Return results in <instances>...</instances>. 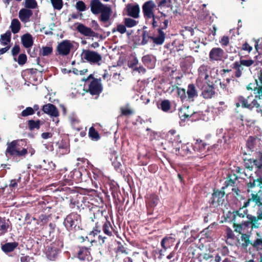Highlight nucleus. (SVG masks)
Instances as JSON below:
<instances>
[{
  "label": "nucleus",
  "mask_w": 262,
  "mask_h": 262,
  "mask_svg": "<svg viewBox=\"0 0 262 262\" xmlns=\"http://www.w3.org/2000/svg\"><path fill=\"white\" fill-rule=\"evenodd\" d=\"M90 6L93 14H100L99 20L100 21L104 23L108 21L112 13L110 5L102 4L100 0H91Z\"/></svg>",
  "instance_id": "1"
},
{
  "label": "nucleus",
  "mask_w": 262,
  "mask_h": 262,
  "mask_svg": "<svg viewBox=\"0 0 262 262\" xmlns=\"http://www.w3.org/2000/svg\"><path fill=\"white\" fill-rule=\"evenodd\" d=\"M22 140H13L7 143V149L5 155L7 157H25L28 154L27 149L23 146Z\"/></svg>",
  "instance_id": "2"
},
{
  "label": "nucleus",
  "mask_w": 262,
  "mask_h": 262,
  "mask_svg": "<svg viewBox=\"0 0 262 262\" xmlns=\"http://www.w3.org/2000/svg\"><path fill=\"white\" fill-rule=\"evenodd\" d=\"M214 71V69L210 67L203 64L198 69L199 76L196 79V84L200 88H203L205 83L211 82L212 78V72Z\"/></svg>",
  "instance_id": "3"
},
{
  "label": "nucleus",
  "mask_w": 262,
  "mask_h": 262,
  "mask_svg": "<svg viewBox=\"0 0 262 262\" xmlns=\"http://www.w3.org/2000/svg\"><path fill=\"white\" fill-rule=\"evenodd\" d=\"M57 190L60 192H64L65 194L67 193L70 194V207L71 208H74L76 206L79 209L80 206H81V204L84 200V197L81 194H78L76 192H73L71 190L70 188L67 186L59 187Z\"/></svg>",
  "instance_id": "4"
},
{
  "label": "nucleus",
  "mask_w": 262,
  "mask_h": 262,
  "mask_svg": "<svg viewBox=\"0 0 262 262\" xmlns=\"http://www.w3.org/2000/svg\"><path fill=\"white\" fill-rule=\"evenodd\" d=\"M255 206H258L259 209L257 211V217L258 219H262V190H260L256 193H252L247 201L244 202V207H248L249 205Z\"/></svg>",
  "instance_id": "5"
},
{
  "label": "nucleus",
  "mask_w": 262,
  "mask_h": 262,
  "mask_svg": "<svg viewBox=\"0 0 262 262\" xmlns=\"http://www.w3.org/2000/svg\"><path fill=\"white\" fill-rule=\"evenodd\" d=\"M63 224L68 230H79L81 227V216L77 213H71L67 216Z\"/></svg>",
  "instance_id": "6"
},
{
  "label": "nucleus",
  "mask_w": 262,
  "mask_h": 262,
  "mask_svg": "<svg viewBox=\"0 0 262 262\" xmlns=\"http://www.w3.org/2000/svg\"><path fill=\"white\" fill-rule=\"evenodd\" d=\"M82 59L91 64L100 66L102 60L101 55L98 52L90 50H83L81 54Z\"/></svg>",
  "instance_id": "7"
},
{
  "label": "nucleus",
  "mask_w": 262,
  "mask_h": 262,
  "mask_svg": "<svg viewBox=\"0 0 262 262\" xmlns=\"http://www.w3.org/2000/svg\"><path fill=\"white\" fill-rule=\"evenodd\" d=\"M255 166L257 176L261 173L262 171V153H258L256 159H250L245 160V166L246 169L252 171L253 166Z\"/></svg>",
  "instance_id": "8"
},
{
  "label": "nucleus",
  "mask_w": 262,
  "mask_h": 262,
  "mask_svg": "<svg viewBox=\"0 0 262 262\" xmlns=\"http://www.w3.org/2000/svg\"><path fill=\"white\" fill-rule=\"evenodd\" d=\"M62 244L59 241H56L48 246L46 250V255L48 259L51 260H54L57 257L60 248L62 247Z\"/></svg>",
  "instance_id": "9"
},
{
  "label": "nucleus",
  "mask_w": 262,
  "mask_h": 262,
  "mask_svg": "<svg viewBox=\"0 0 262 262\" xmlns=\"http://www.w3.org/2000/svg\"><path fill=\"white\" fill-rule=\"evenodd\" d=\"M247 207H244V205L242 208L239 209V210L233 211L231 213L230 215L232 218V221L234 222V227H238L241 224L243 223L245 221H241V219L246 216L248 213V210L246 208Z\"/></svg>",
  "instance_id": "10"
},
{
  "label": "nucleus",
  "mask_w": 262,
  "mask_h": 262,
  "mask_svg": "<svg viewBox=\"0 0 262 262\" xmlns=\"http://www.w3.org/2000/svg\"><path fill=\"white\" fill-rule=\"evenodd\" d=\"M156 5L153 1L150 0L145 2L142 6L143 15L146 21H149L155 15L154 10Z\"/></svg>",
  "instance_id": "11"
},
{
  "label": "nucleus",
  "mask_w": 262,
  "mask_h": 262,
  "mask_svg": "<svg viewBox=\"0 0 262 262\" xmlns=\"http://www.w3.org/2000/svg\"><path fill=\"white\" fill-rule=\"evenodd\" d=\"M249 221H245L243 223L241 224L237 227L235 228V231L236 232H239L241 233L242 230H246L250 226L252 228L253 226H254L255 228H257L258 220L256 217L252 215L248 214L246 215V216Z\"/></svg>",
  "instance_id": "12"
},
{
  "label": "nucleus",
  "mask_w": 262,
  "mask_h": 262,
  "mask_svg": "<svg viewBox=\"0 0 262 262\" xmlns=\"http://www.w3.org/2000/svg\"><path fill=\"white\" fill-rule=\"evenodd\" d=\"M56 155L60 157L68 154L70 151V144L66 140H61L56 143Z\"/></svg>",
  "instance_id": "13"
},
{
  "label": "nucleus",
  "mask_w": 262,
  "mask_h": 262,
  "mask_svg": "<svg viewBox=\"0 0 262 262\" xmlns=\"http://www.w3.org/2000/svg\"><path fill=\"white\" fill-rule=\"evenodd\" d=\"M247 89L253 92L255 96L253 100H262V84L257 80H255V83H249L247 86Z\"/></svg>",
  "instance_id": "14"
},
{
  "label": "nucleus",
  "mask_w": 262,
  "mask_h": 262,
  "mask_svg": "<svg viewBox=\"0 0 262 262\" xmlns=\"http://www.w3.org/2000/svg\"><path fill=\"white\" fill-rule=\"evenodd\" d=\"M73 45L69 40H64L61 41L57 46L58 54L62 56H66L70 53Z\"/></svg>",
  "instance_id": "15"
},
{
  "label": "nucleus",
  "mask_w": 262,
  "mask_h": 262,
  "mask_svg": "<svg viewBox=\"0 0 262 262\" xmlns=\"http://www.w3.org/2000/svg\"><path fill=\"white\" fill-rule=\"evenodd\" d=\"M89 91L92 95H99L102 91L101 80L93 79L89 85Z\"/></svg>",
  "instance_id": "16"
},
{
  "label": "nucleus",
  "mask_w": 262,
  "mask_h": 262,
  "mask_svg": "<svg viewBox=\"0 0 262 262\" xmlns=\"http://www.w3.org/2000/svg\"><path fill=\"white\" fill-rule=\"evenodd\" d=\"M76 25H77V31L81 34L86 37H93L96 36V33L94 32L91 28L80 23H77Z\"/></svg>",
  "instance_id": "17"
},
{
  "label": "nucleus",
  "mask_w": 262,
  "mask_h": 262,
  "mask_svg": "<svg viewBox=\"0 0 262 262\" xmlns=\"http://www.w3.org/2000/svg\"><path fill=\"white\" fill-rule=\"evenodd\" d=\"M43 112L52 117H57L59 116V113L56 107L52 104L48 103L42 106Z\"/></svg>",
  "instance_id": "18"
},
{
  "label": "nucleus",
  "mask_w": 262,
  "mask_h": 262,
  "mask_svg": "<svg viewBox=\"0 0 262 262\" xmlns=\"http://www.w3.org/2000/svg\"><path fill=\"white\" fill-rule=\"evenodd\" d=\"M212 81L205 83V86L202 89V95L205 99H209L214 95L215 92L212 85Z\"/></svg>",
  "instance_id": "19"
},
{
  "label": "nucleus",
  "mask_w": 262,
  "mask_h": 262,
  "mask_svg": "<svg viewBox=\"0 0 262 262\" xmlns=\"http://www.w3.org/2000/svg\"><path fill=\"white\" fill-rule=\"evenodd\" d=\"M78 258L82 261H90L92 260L90 249L86 247H81L78 252Z\"/></svg>",
  "instance_id": "20"
},
{
  "label": "nucleus",
  "mask_w": 262,
  "mask_h": 262,
  "mask_svg": "<svg viewBox=\"0 0 262 262\" xmlns=\"http://www.w3.org/2000/svg\"><path fill=\"white\" fill-rule=\"evenodd\" d=\"M224 54L223 50L220 48H214L211 50L209 53V58L211 61L220 60L222 58Z\"/></svg>",
  "instance_id": "21"
},
{
  "label": "nucleus",
  "mask_w": 262,
  "mask_h": 262,
  "mask_svg": "<svg viewBox=\"0 0 262 262\" xmlns=\"http://www.w3.org/2000/svg\"><path fill=\"white\" fill-rule=\"evenodd\" d=\"M32 15V11L26 8L20 9L18 13L19 18L24 23L29 21L30 18Z\"/></svg>",
  "instance_id": "22"
},
{
  "label": "nucleus",
  "mask_w": 262,
  "mask_h": 262,
  "mask_svg": "<svg viewBox=\"0 0 262 262\" xmlns=\"http://www.w3.org/2000/svg\"><path fill=\"white\" fill-rule=\"evenodd\" d=\"M156 58L152 55L147 54L142 58L143 64L149 69L154 68L156 63Z\"/></svg>",
  "instance_id": "23"
},
{
  "label": "nucleus",
  "mask_w": 262,
  "mask_h": 262,
  "mask_svg": "<svg viewBox=\"0 0 262 262\" xmlns=\"http://www.w3.org/2000/svg\"><path fill=\"white\" fill-rule=\"evenodd\" d=\"M10 222L5 218L0 217V236L8 232L10 228Z\"/></svg>",
  "instance_id": "24"
},
{
  "label": "nucleus",
  "mask_w": 262,
  "mask_h": 262,
  "mask_svg": "<svg viewBox=\"0 0 262 262\" xmlns=\"http://www.w3.org/2000/svg\"><path fill=\"white\" fill-rule=\"evenodd\" d=\"M163 19V16L162 15L160 16L155 15L154 17L149 19V21H147L152 25L153 28H158V29H160Z\"/></svg>",
  "instance_id": "25"
},
{
  "label": "nucleus",
  "mask_w": 262,
  "mask_h": 262,
  "mask_svg": "<svg viewBox=\"0 0 262 262\" xmlns=\"http://www.w3.org/2000/svg\"><path fill=\"white\" fill-rule=\"evenodd\" d=\"M224 192L222 191H217L214 192L212 195V203L213 204L216 203L217 205L222 203L224 200Z\"/></svg>",
  "instance_id": "26"
},
{
  "label": "nucleus",
  "mask_w": 262,
  "mask_h": 262,
  "mask_svg": "<svg viewBox=\"0 0 262 262\" xmlns=\"http://www.w3.org/2000/svg\"><path fill=\"white\" fill-rule=\"evenodd\" d=\"M158 35L157 36H152L151 39L153 42L157 45H161L163 43L165 38V34L161 30L157 29Z\"/></svg>",
  "instance_id": "27"
},
{
  "label": "nucleus",
  "mask_w": 262,
  "mask_h": 262,
  "mask_svg": "<svg viewBox=\"0 0 262 262\" xmlns=\"http://www.w3.org/2000/svg\"><path fill=\"white\" fill-rule=\"evenodd\" d=\"M140 8L138 5H135L129 6L127 7V14L128 15L137 18L139 16Z\"/></svg>",
  "instance_id": "28"
},
{
  "label": "nucleus",
  "mask_w": 262,
  "mask_h": 262,
  "mask_svg": "<svg viewBox=\"0 0 262 262\" xmlns=\"http://www.w3.org/2000/svg\"><path fill=\"white\" fill-rule=\"evenodd\" d=\"M21 42L26 48H29L32 46L33 40L32 35L29 33L23 35L21 37Z\"/></svg>",
  "instance_id": "29"
},
{
  "label": "nucleus",
  "mask_w": 262,
  "mask_h": 262,
  "mask_svg": "<svg viewBox=\"0 0 262 262\" xmlns=\"http://www.w3.org/2000/svg\"><path fill=\"white\" fill-rule=\"evenodd\" d=\"M206 146H207V144L203 142L202 140L197 139L193 144V150L194 151L202 152L205 150Z\"/></svg>",
  "instance_id": "30"
},
{
  "label": "nucleus",
  "mask_w": 262,
  "mask_h": 262,
  "mask_svg": "<svg viewBox=\"0 0 262 262\" xmlns=\"http://www.w3.org/2000/svg\"><path fill=\"white\" fill-rule=\"evenodd\" d=\"M110 160L115 168L117 169L121 166L120 159L117 155V152L115 150L111 151L110 156Z\"/></svg>",
  "instance_id": "31"
},
{
  "label": "nucleus",
  "mask_w": 262,
  "mask_h": 262,
  "mask_svg": "<svg viewBox=\"0 0 262 262\" xmlns=\"http://www.w3.org/2000/svg\"><path fill=\"white\" fill-rule=\"evenodd\" d=\"M252 97V96H248L247 99H246L243 96H239L238 97V102L237 103V106L241 105L243 107H245L251 110L252 101L251 103H248V100Z\"/></svg>",
  "instance_id": "32"
},
{
  "label": "nucleus",
  "mask_w": 262,
  "mask_h": 262,
  "mask_svg": "<svg viewBox=\"0 0 262 262\" xmlns=\"http://www.w3.org/2000/svg\"><path fill=\"white\" fill-rule=\"evenodd\" d=\"M18 246L16 242L7 243L2 246V250L5 253L11 252Z\"/></svg>",
  "instance_id": "33"
},
{
  "label": "nucleus",
  "mask_w": 262,
  "mask_h": 262,
  "mask_svg": "<svg viewBox=\"0 0 262 262\" xmlns=\"http://www.w3.org/2000/svg\"><path fill=\"white\" fill-rule=\"evenodd\" d=\"M236 171L239 174V178L243 179L251 178L252 175L251 170L244 169L238 167L236 168Z\"/></svg>",
  "instance_id": "34"
},
{
  "label": "nucleus",
  "mask_w": 262,
  "mask_h": 262,
  "mask_svg": "<svg viewBox=\"0 0 262 262\" xmlns=\"http://www.w3.org/2000/svg\"><path fill=\"white\" fill-rule=\"evenodd\" d=\"M222 139H219L218 141H217V144H214L213 145V147L214 148H217L218 147V146H219V144H220V146L221 147H222V143L223 142H223H224V144H228L229 143V140L230 139H231V135H230V133L228 132V131H226L225 132H224L223 135L222 136Z\"/></svg>",
  "instance_id": "35"
},
{
  "label": "nucleus",
  "mask_w": 262,
  "mask_h": 262,
  "mask_svg": "<svg viewBox=\"0 0 262 262\" xmlns=\"http://www.w3.org/2000/svg\"><path fill=\"white\" fill-rule=\"evenodd\" d=\"M187 94L188 96V98L190 101H193L194 98L198 96L195 87L193 84H190L188 85L187 90Z\"/></svg>",
  "instance_id": "36"
},
{
  "label": "nucleus",
  "mask_w": 262,
  "mask_h": 262,
  "mask_svg": "<svg viewBox=\"0 0 262 262\" xmlns=\"http://www.w3.org/2000/svg\"><path fill=\"white\" fill-rule=\"evenodd\" d=\"M174 241V239L172 237H165L161 242V246L165 251L168 248L173 245Z\"/></svg>",
  "instance_id": "37"
},
{
  "label": "nucleus",
  "mask_w": 262,
  "mask_h": 262,
  "mask_svg": "<svg viewBox=\"0 0 262 262\" xmlns=\"http://www.w3.org/2000/svg\"><path fill=\"white\" fill-rule=\"evenodd\" d=\"M21 25L17 18L13 19L11 21L10 28L13 33H17L20 29Z\"/></svg>",
  "instance_id": "38"
},
{
  "label": "nucleus",
  "mask_w": 262,
  "mask_h": 262,
  "mask_svg": "<svg viewBox=\"0 0 262 262\" xmlns=\"http://www.w3.org/2000/svg\"><path fill=\"white\" fill-rule=\"evenodd\" d=\"M191 148H193V144L189 143L184 144L182 145L181 151L180 150L178 151V153H177V154H179L183 156L187 155L191 153Z\"/></svg>",
  "instance_id": "39"
},
{
  "label": "nucleus",
  "mask_w": 262,
  "mask_h": 262,
  "mask_svg": "<svg viewBox=\"0 0 262 262\" xmlns=\"http://www.w3.org/2000/svg\"><path fill=\"white\" fill-rule=\"evenodd\" d=\"M188 107H184L183 108H182L180 110L179 112V116L180 118H182V117H184L185 118H194V116L196 115L200 114V113H189L188 112H186V111L187 110Z\"/></svg>",
  "instance_id": "40"
},
{
  "label": "nucleus",
  "mask_w": 262,
  "mask_h": 262,
  "mask_svg": "<svg viewBox=\"0 0 262 262\" xmlns=\"http://www.w3.org/2000/svg\"><path fill=\"white\" fill-rule=\"evenodd\" d=\"M257 141H259V140L257 137L252 136L249 137L247 141V148L250 150L253 151L255 147V144Z\"/></svg>",
  "instance_id": "41"
},
{
  "label": "nucleus",
  "mask_w": 262,
  "mask_h": 262,
  "mask_svg": "<svg viewBox=\"0 0 262 262\" xmlns=\"http://www.w3.org/2000/svg\"><path fill=\"white\" fill-rule=\"evenodd\" d=\"M158 108L161 109L164 112H169L171 108L170 101L168 100H164L162 101L158 105Z\"/></svg>",
  "instance_id": "42"
},
{
  "label": "nucleus",
  "mask_w": 262,
  "mask_h": 262,
  "mask_svg": "<svg viewBox=\"0 0 262 262\" xmlns=\"http://www.w3.org/2000/svg\"><path fill=\"white\" fill-rule=\"evenodd\" d=\"M41 124V121L39 120L37 121L29 120L28 121V128L30 130H33L35 129H38L40 128Z\"/></svg>",
  "instance_id": "43"
},
{
  "label": "nucleus",
  "mask_w": 262,
  "mask_h": 262,
  "mask_svg": "<svg viewBox=\"0 0 262 262\" xmlns=\"http://www.w3.org/2000/svg\"><path fill=\"white\" fill-rule=\"evenodd\" d=\"M11 33L7 31L5 34H2L1 37V42L3 45H7L11 41Z\"/></svg>",
  "instance_id": "44"
},
{
  "label": "nucleus",
  "mask_w": 262,
  "mask_h": 262,
  "mask_svg": "<svg viewBox=\"0 0 262 262\" xmlns=\"http://www.w3.org/2000/svg\"><path fill=\"white\" fill-rule=\"evenodd\" d=\"M169 142L171 143L172 146L176 149V151H179L180 146L179 144L181 143L179 135L177 136L174 138H170Z\"/></svg>",
  "instance_id": "45"
},
{
  "label": "nucleus",
  "mask_w": 262,
  "mask_h": 262,
  "mask_svg": "<svg viewBox=\"0 0 262 262\" xmlns=\"http://www.w3.org/2000/svg\"><path fill=\"white\" fill-rule=\"evenodd\" d=\"M244 231L245 230H242V232ZM241 234L242 236L239 240V243L243 247H246L249 244V235L247 234L243 233L242 232H241Z\"/></svg>",
  "instance_id": "46"
},
{
  "label": "nucleus",
  "mask_w": 262,
  "mask_h": 262,
  "mask_svg": "<svg viewBox=\"0 0 262 262\" xmlns=\"http://www.w3.org/2000/svg\"><path fill=\"white\" fill-rule=\"evenodd\" d=\"M103 232L108 235L111 236L112 235V227L110 222L108 221H106L103 225Z\"/></svg>",
  "instance_id": "47"
},
{
  "label": "nucleus",
  "mask_w": 262,
  "mask_h": 262,
  "mask_svg": "<svg viewBox=\"0 0 262 262\" xmlns=\"http://www.w3.org/2000/svg\"><path fill=\"white\" fill-rule=\"evenodd\" d=\"M34 114V110L31 107H27L23 110L21 113L18 115V117L21 118V117H26Z\"/></svg>",
  "instance_id": "48"
},
{
  "label": "nucleus",
  "mask_w": 262,
  "mask_h": 262,
  "mask_svg": "<svg viewBox=\"0 0 262 262\" xmlns=\"http://www.w3.org/2000/svg\"><path fill=\"white\" fill-rule=\"evenodd\" d=\"M239 178V175L236 176L235 174H229L228 173V180L227 181V186H232L236 183L237 180V178Z\"/></svg>",
  "instance_id": "49"
},
{
  "label": "nucleus",
  "mask_w": 262,
  "mask_h": 262,
  "mask_svg": "<svg viewBox=\"0 0 262 262\" xmlns=\"http://www.w3.org/2000/svg\"><path fill=\"white\" fill-rule=\"evenodd\" d=\"M89 135L90 137L94 140L97 141L100 139V136L97 131L93 127H91L89 132Z\"/></svg>",
  "instance_id": "50"
},
{
  "label": "nucleus",
  "mask_w": 262,
  "mask_h": 262,
  "mask_svg": "<svg viewBox=\"0 0 262 262\" xmlns=\"http://www.w3.org/2000/svg\"><path fill=\"white\" fill-rule=\"evenodd\" d=\"M198 18L201 20L208 21L211 18L208 11L202 10L198 15Z\"/></svg>",
  "instance_id": "51"
},
{
  "label": "nucleus",
  "mask_w": 262,
  "mask_h": 262,
  "mask_svg": "<svg viewBox=\"0 0 262 262\" xmlns=\"http://www.w3.org/2000/svg\"><path fill=\"white\" fill-rule=\"evenodd\" d=\"M24 6L27 9H35L37 7L36 0H25Z\"/></svg>",
  "instance_id": "52"
},
{
  "label": "nucleus",
  "mask_w": 262,
  "mask_h": 262,
  "mask_svg": "<svg viewBox=\"0 0 262 262\" xmlns=\"http://www.w3.org/2000/svg\"><path fill=\"white\" fill-rule=\"evenodd\" d=\"M53 52V48L50 46L42 47L41 51L40 54L43 56H48L51 54Z\"/></svg>",
  "instance_id": "53"
},
{
  "label": "nucleus",
  "mask_w": 262,
  "mask_h": 262,
  "mask_svg": "<svg viewBox=\"0 0 262 262\" xmlns=\"http://www.w3.org/2000/svg\"><path fill=\"white\" fill-rule=\"evenodd\" d=\"M254 107L256 108V111L257 113H259L262 116V108L260 105V102L256 100H253L252 101V107L251 110Z\"/></svg>",
  "instance_id": "54"
},
{
  "label": "nucleus",
  "mask_w": 262,
  "mask_h": 262,
  "mask_svg": "<svg viewBox=\"0 0 262 262\" xmlns=\"http://www.w3.org/2000/svg\"><path fill=\"white\" fill-rule=\"evenodd\" d=\"M124 24L128 28H132L137 25V21L130 18H125L124 20Z\"/></svg>",
  "instance_id": "55"
},
{
  "label": "nucleus",
  "mask_w": 262,
  "mask_h": 262,
  "mask_svg": "<svg viewBox=\"0 0 262 262\" xmlns=\"http://www.w3.org/2000/svg\"><path fill=\"white\" fill-rule=\"evenodd\" d=\"M53 8L55 9L60 10L63 6L62 0H50Z\"/></svg>",
  "instance_id": "56"
},
{
  "label": "nucleus",
  "mask_w": 262,
  "mask_h": 262,
  "mask_svg": "<svg viewBox=\"0 0 262 262\" xmlns=\"http://www.w3.org/2000/svg\"><path fill=\"white\" fill-rule=\"evenodd\" d=\"M194 62V58L191 56H187L184 59L183 62H182V66H185L186 67H190Z\"/></svg>",
  "instance_id": "57"
},
{
  "label": "nucleus",
  "mask_w": 262,
  "mask_h": 262,
  "mask_svg": "<svg viewBox=\"0 0 262 262\" xmlns=\"http://www.w3.org/2000/svg\"><path fill=\"white\" fill-rule=\"evenodd\" d=\"M73 179L77 181H80L82 180V173L79 170L75 169L73 171Z\"/></svg>",
  "instance_id": "58"
},
{
  "label": "nucleus",
  "mask_w": 262,
  "mask_h": 262,
  "mask_svg": "<svg viewBox=\"0 0 262 262\" xmlns=\"http://www.w3.org/2000/svg\"><path fill=\"white\" fill-rule=\"evenodd\" d=\"M142 40L141 41L142 45H145L148 42L149 39H151L152 36H150L148 35L147 32L146 31H143L142 33Z\"/></svg>",
  "instance_id": "59"
},
{
  "label": "nucleus",
  "mask_w": 262,
  "mask_h": 262,
  "mask_svg": "<svg viewBox=\"0 0 262 262\" xmlns=\"http://www.w3.org/2000/svg\"><path fill=\"white\" fill-rule=\"evenodd\" d=\"M76 8L79 11H84L86 10V5L83 2L79 1L76 4Z\"/></svg>",
  "instance_id": "60"
},
{
  "label": "nucleus",
  "mask_w": 262,
  "mask_h": 262,
  "mask_svg": "<svg viewBox=\"0 0 262 262\" xmlns=\"http://www.w3.org/2000/svg\"><path fill=\"white\" fill-rule=\"evenodd\" d=\"M27 60V56L25 54H21L19 55L17 62L19 65L24 64Z\"/></svg>",
  "instance_id": "61"
},
{
  "label": "nucleus",
  "mask_w": 262,
  "mask_h": 262,
  "mask_svg": "<svg viewBox=\"0 0 262 262\" xmlns=\"http://www.w3.org/2000/svg\"><path fill=\"white\" fill-rule=\"evenodd\" d=\"M162 15L163 16V19L161 23V28H160V29H159L163 31V30L166 29L167 28L169 21H168V19H166L165 18V14L162 13Z\"/></svg>",
  "instance_id": "62"
},
{
  "label": "nucleus",
  "mask_w": 262,
  "mask_h": 262,
  "mask_svg": "<svg viewBox=\"0 0 262 262\" xmlns=\"http://www.w3.org/2000/svg\"><path fill=\"white\" fill-rule=\"evenodd\" d=\"M254 61L252 59L248 60H241L240 63L241 64L246 66L250 67L254 63Z\"/></svg>",
  "instance_id": "63"
},
{
  "label": "nucleus",
  "mask_w": 262,
  "mask_h": 262,
  "mask_svg": "<svg viewBox=\"0 0 262 262\" xmlns=\"http://www.w3.org/2000/svg\"><path fill=\"white\" fill-rule=\"evenodd\" d=\"M116 30L121 34H124L126 31V26L121 24L118 25Z\"/></svg>",
  "instance_id": "64"
}]
</instances>
